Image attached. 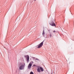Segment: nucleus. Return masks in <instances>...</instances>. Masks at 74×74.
I'll list each match as a JSON object with an SVG mask.
<instances>
[{"label":"nucleus","mask_w":74,"mask_h":74,"mask_svg":"<svg viewBox=\"0 0 74 74\" xmlns=\"http://www.w3.org/2000/svg\"><path fill=\"white\" fill-rule=\"evenodd\" d=\"M25 64L24 63L23 65L20 66L19 67V69L20 70H23L24 68H25Z\"/></svg>","instance_id":"1"},{"label":"nucleus","mask_w":74,"mask_h":74,"mask_svg":"<svg viewBox=\"0 0 74 74\" xmlns=\"http://www.w3.org/2000/svg\"><path fill=\"white\" fill-rule=\"evenodd\" d=\"M30 74H34V73L32 71H31L30 72Z\"/></svg>","instance_id":"9"},{"label":"nucleus","mask_w":74,"mask_h":74,"mask_svg":"<svg viewBox=\"0 0 74 74\" xmlns=\"http://www.w3.org/2000/svg\"><path fill=\"white\" fill-rule=\"evenodd\" d=\"M36 0H34V1H36Z\"/></svg>","instance_id":"14"},{"label":"nucleus","mask_w":74,"mask_h":74,"mask_svg":"<svg viewBox=\"0 0 74 74\" xmlns=\"http://www.w3.org/2000/svg\"><path fill=\"white\" fill-rule=\"evenodd\" d=\"M25 57L26 58V59L27 60V62H29V56L27 55L25 56Z\"/></svg>","instance_id":"5"},{"label":"nucleus","mask_w":74,"mask_h":74,"mask_svg":"<svg viewBox=\"0 0 74 74\" xmlns=\"http://www.w3.org/2000/svg\"><path fill=\"white\" fill-rule=\"evenodd\" d=\"M48 31H49V30H48Z\"/></svg>","instance_id":"16"},{"label":"nucleus","mask_w":74,"mask_h":74,"mask_svg":"<svg viewBox=\"0 0 74 74\" xmlns=\"http://www.w3.org/2000/svg\"><path fill=\"white\" fill-rule=\"evenodd\" d=\"M40 69L41 70V71L43 72L44 71V69L42 67H40Z\"/></svg>","instance_id":"6"},{"label":"nucleus","mask_w":74,"mask_h":74,"mask_svg":"<svg viewBox=\"0 0 74 74\" xmlns=\"http://www.w3.org/2000/svg\"><path fill=\"white\" fill-rule=\"evenodd\" d=\"M37 71L39 73H40L41 71H40V67H39L37 69Z\"/></svg>","instance_id":"7"},{"label":"nucleus","mask_w":74,"mask_h":74,"mask_svg":"<svg viewBox=\"0 0 74 74\" xmlns=\"http://www.w3.org/2000/svg\"><path fill=\"white\" fill-rule=\"evenodd\" d=\"M43 42H44V41L41 42L39 45H38V48H41V47H42V46L43 45Z\"/></svg>","instance_id":"4"},{"label":"nucleus","mask_w":74,"mask_h":74,"mask_svg":"<svg viewBox=\"0 0 74 74\" xmlns=\"http://www.w3.org/2000/svg\"><path fill=\"white\" fill-rule=\"evenodd\" d=\"M33 59H36V58H34V57H33Z\"/></svg>","instance_id":"12"},{"label":"nucleus","mask_w":74,"mask_h":74,"mask_svg":"<svg viewBox=\"0 0 74 74\" xmlns=\"http://www.w3.org/2000/svg\"><path fill=\"white\" fill-rule=\"evenodd\" d=\"M33 61H32L30 62L28 66V69H30L31 68V67H32V66L33 64Z\"/></svg>","instance_id":"3"},{"label":"nucleus","mask_w":74,"mask_h":74,"mask_svg":"<svg viewBox=\"0 0 74 74\" xmlns=\"http://www.w3.org/2000/svg\"><path fill=\"white\" fill-rule=\"evenodd\" d=\"M39 60V59H38L37 58H36V59H35V60Z\"/></svg>","instance_id":"11"},{"label":"nucleus","mask_w":74,"mask_h":74,"mask_svg":"<svg viewBox=\"0 0 74 74\" xmlns=\"http://www.w3.org/2000/svg\"><path fill=\"white\" fill-rule=\"evenodd\" d=\"M53 32H55V31H54Z\"/></svg>","instance_id":"13"},{"label":"nucleus","mask_w":74,"mask_h":74,"mask_svg":"<svg viewBox=\"0 0 74 74\" xmlns=\"http://www.w3.org/2000/svg\"><path fill=\"white\" fill-rule=\"evenodd\" d=\"M50 37H52V35L50 33L49 34Z\"/></svg>","instance_id":"10"},{"label":"nucleus","mask_w":74,"mask_h":74,"mask_svg":"<svg viewBox=\"0 0 74 74\" xmlns=\"http://www.w3.org/2000/svg\"><path fill=\"white\" fill-rule=\"evenodd\" d=\"M42 35H43V37H45V32L44 31V30H43V32H42Z\"/></svg>","instance_id":"8"},{"label":"nucleus","mask_w":74,"mask_h":74,"mask_svg":"<svg viewBox=\"0 0 74 74\" xmlns=\"http://www.w3.org/2000/svg\"><path fill=\"white\" fill-rule=\"evenodd\" d=\"M54 22H55V21L54 20Z\"/></svg>","instance_id":"15"},{"label":"nucleus","mask_w":74,"mask_h":74,"mask_svg":"<svg viewBox=\"0 0 74 74\" xmlns=\"http://www.w3.org/2000/svg\"><path fill=\"white\" fill-rule=\"evenodd\" d=\"M49 24L50 25H51V26H56V25H55V23L54 22H53L52 21H50L49 23Z\"/></svg>","instance_id":"2"}]
</instances>
